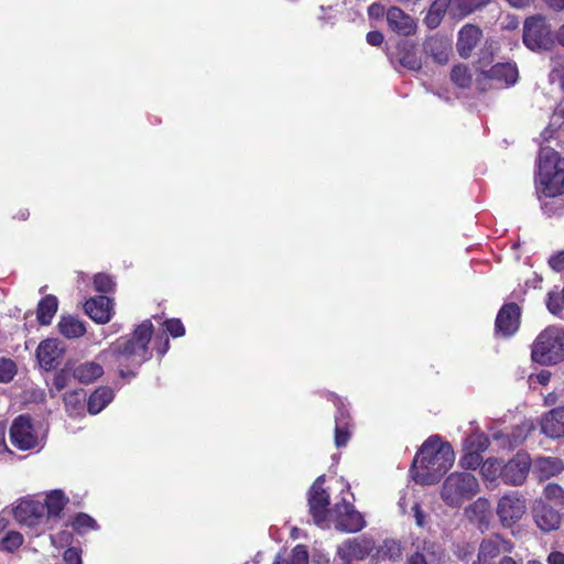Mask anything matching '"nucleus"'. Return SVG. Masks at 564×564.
<instances>
[{"instance_id":"1","label":"nucleus","mask_w":564,"mask_h":564,"mask_svg":"<svg viewBox=\"0 0 564 564\" xmlns=\"http://www.w3.org/2000/svg\"><path fill=\"white\" fill-rule=\"evenodd\" d=\"M153 336V324L145 319L139 324L131 336H121L108 348L101 350L96 359L84 361L72 368L76 380L90 384L104 375L100 362H110L118 369L120 377L134 376V369L151 358L149 344Z\"/></svg>"},{"instance_id":"2","label":"nucleus","mask_w":564,"mask_h":564,"mask_svg":"<svg viewBox=\"0 0 564 564\" xmlns=\"http://www.w3.org/2000/svg\"><path fill=\"white\" fill-rule=\"evenodd\" d=\"M324 476H319L311 487L308 505L315 523L319 527H328L334 523L335 528L344 532H358L366 527L364 517L355 510L346 497L336 502L333 508L329 506V495L323 489Z\"/></svg>"},{"instance_id":"3","label":"nucleus","mask_w":564,"mask_h":564,"mask_svg":"<svg viewBox=\"0 0 564 564\" xmlns=\"http://www.w3.org/2000/svg\"><path fill=\"white\" fill-rule=\"evenodd\" d=\"M455 453L438 435L429 437L412 463V477L421 485H433L453 466Z\"/></svg>"},{"instance_id":"4","label":"nucleus","mask_w":564,"mask_h":564,"mask_svg":"<svg viewBox=\"0 0 564 564\" xmlns=\"http://www.w3.org/2000/svg\"><path fill=\"white\" fill-rule=\"evenodd\" d=\"M480 491V484L475 475L468 471L451 473L443 481L441 498L451 508H459Z\"/></svg>"},{"instance_id":"5","label":"nucleus","mask_w":564,"mask_h":564,"mask_svg":"<svg viewBox=\"0 0 564 564\" xmlns=\"http://www.w3.org/2000/svg\"><path fill=\"white\" fill-rule=\"evenodd\" d=\"M532 358L542 365L557 364L564 359V328L550 326L535 339Z\"/></svg>"},{"instance_id":"6","label":"nucleus","mask_w":564,"mask_h":564,"mask_svg":"<svg viewBox=\"0 0 564 564\" xmlns=\"http://www.w3.org/2000/svg\"><path fill=\"white\" fill-rule=\"evenodd\" d=\"M13 514L19 523L34 529L35 534L53 529V524H47L44 505L32 498L20 499Z\"/></svg>"},{"instance_id":"7","label":"nucleus","mask_w":564,"mask_h":564,"mask_svg":"<svg viewBox=\"0 0 564 564\" xmlns=\"http://www.w3.org/2000/svg\"><path fill=\"white\" fill-rule=\"evenodd\" d=\"M10 440L20 451H30L43 446L44 436L26 415H20L11 424Z\"/></svg>"},{"instance_id":"8","label":"nucleus","mask_w":564,"mask_h":564,"mask_svg":"<svg viewBox=\"0 0 564 564\" xmlns=\"http://www.w3.org/2000/svg\"><path fill=\"white\" fill-rule=\"evenodd\" d=\"M523 43L531 51L547 50L553 44L551 28L542 15H533L524 21Z\"/></svg>"},{"instance_id":"9","label":"nucleus","mask_w":564,"mask_h":564,"mask_svg":"<svg viewBox=\"0 0 564 564\" xmlns=\"http://www.w3.org/2000/svg\"><path fill=\"white\" fill-rule=\"evenodd\" d=\"M527 511V502L518 491L503 495L497 505V514L505 528L512 527Z\"/></svg>"},{"instance_id":"10","label":"nucleus","mask_w":564,"mask_h":564,"mask_svg":"<svg viewBox=\"0 0 564 564\" xmlns=\"http://www.w3.org/2000/svg\"><path fill=\"white\" fill-rule=\"evenodd\" d=\"M513 544L499 534L490 535L481 541L477 557L471 564H499L501 554L510 553Z\"/></svg>"},{"instance_id":"11","label":"nucleus","mask_w":564,"mask_h":564,"mask_svg":"<svg viewBox=\"0 0 564 564\" xmlns=\"http://www.w3.org/2000/svg\"><path fill=\"white\" fill-rule=\"evenodd\" d=\"M373 547L375 542L371 539L365 536L347 539L337 546V555L344 563L349 564L368 557Z\"/></svg>"},{"instance_id":"12","label":"nucleus","mask_w":564,"mask_h":564,"mask_svg":"<svg viewBox=\"0 0 564 564\" xmlns=\"http://www.w3.org/2000/svg\"><path fill=\"white\" fill-rule=\"evenodd\" d=\"M531 469V458L524 452H518L508 463H503V482L521 486Z\"/></svg>"},{"instance_id":"13","label":"nucleus","mask_w":564,"mask_h":564,"mask_svg":"<svg viewBox=\"0 0 564 564\" xmlns=\"http://www.w3.org/2000/svg\"><path fill=\"white\" fill-rule=\"evenodd\" d=\"M445 552L433 541L423 540L415 544V552L409 556L406 564H442Z\"/></svg>"},{"instance_id":"14","label":"nucleus","mask_w":564,"mask_h":564,"mask_svg":"<svg viewBox=\"0 0 564 564\" xmlns=\"http://www.w3.org/2000/svg\"><path fill=\"white\" fill-rule=\"evenodd\" d=\"M520 324V308L517 304H506L499 311L496 318V332L497 334L509 337L513 335Z\"/></svg>"},{"instance_id":"15","label":"nucleus","mask_w":564,"mask_h":564,"mask_svg":"<svg viewBox=\"0 0 564 564\" xmlns=\"http://www.w3.org/2000/svg\"><path fill=\"white\" fill-rule=\"evenodd\" d=\"M554 193L546 189L544 184H539V192L543 195L544 199L541 203L542 209L549 216L554 215L557 210L564 207V185L562 177H554L552 182Z\"/></svg>"},{"instance_id":"16","label":"nucleus","mask_w":564,"mask_h":564,"mask_svg":"<svg viewBox=\"0 0 564 564\" xmlns=\"http://www.w3.org/2000/svg\"><path fill=\"white\" fill-rule=\"evenodd\" d=\"M531 470L540 481H543L560 475L564 470V463L558 457L538 456L531 459Z\"/></svg>"},{"instance_id":"17","label":"nucleus","mask_w":564,"mask_h":564,"mask_svg":"<svg viewBox=\"0 0 564 564\" xmlns=\"http://www.w3.org/2000/svg\"><path fill=\"white\" fill-rule=\"evenodd\" d=\"M482 74L491 82V86L496 87L513 85L519 76L518 68L513 63H498Z\"/></svg>"},{"instance_id":"18","label":"nucleus","mask_w":564,"mask_h":564,"mask_svg":"<svg viewBox=\"0 0 564 564\" xmlns=\"http://www.w3.org/2000/svg\"><path fill=\"white\" fill-rule=\"evenodd\" d=\"M533 518L536 525L544 532L556 530L561 524L560 513L542 500L535 501Z\"/></svg>"},{"instance_id":"19","label":"nucleus","mask_w":564,"mask_h":564,"mask_svg":"<svg viewBox=\"0 0 564 564\" xmlns=\"http://www.w3.org/2000/svg\"><path fill=\"white\" fill-rule=\"evenodd\" d=\"M84 307L86 314L98 324L108 323L113 312L111 300L105 295H99L86 301Z\"/></svg>"},{"instance_id":"20","label":"nucleus","mask_w":564,"mask_h":564,"mask_svg":"<svg viewBox=\"0 0 564 564\" xmlns=\"http://www.w3.org/2000/svg\"><path fill=\"white\" fill-rule=\"evenodd\" d=\"M541 432L550 438L564 437V406L546 412L540 421Z\"/></svg>"},{"instance_id":"21","label":"nucleus","mask_w":564,"mask_h":564,"mask_svg":"<svg viewBox=\"0 0 564 564\" xmlns=\"http://www.w3.org/2000/svg\"><path fill=\"white\" fill-rule=\"evenodd\" d=\"M62 355L63 347H61L57 339H45L36 349L39 364L45 370L55 368Z\"/></svg>"},{"instance_id":"22","label":"nucleus","mask_w":564,"mask_h":564,"mask_svg":"<svg viewBox=\"0 0 564 564\" xmlns=\"http://www.w3.org/2000/svg\"><path fill=\"white\" fill-rule=\"evenodd\" d=\"M466 518L480 530L488 529L491 517V505L487 498L480 497L465 508Z\"/></svg>"},{"instance_id":"23","label":"nucleus","mask_w":564,"mask_h":564,"mask_svg":"<svg viewBox=\"0 0 564 564\" xmlns=\"http://www.w3.org/2000/svg\"><path fill=\"white\" fill-rule=\"evenodd\" d=\"M334 404L337 408L335 416V444L337 447H343L347 445L351 435L349 415L345 410L344 402L338 397H334Z\"/></svg>"},{"instance_id":"24","label":"nucleus","mask_w":564,"mask_h":564,"mask_svg":"<svg viewBox=\"0 0 564 564\" xmlns=\"http://www.w3.org/2000/svg\"><path fill=\"white\" fill-rule=\"evenodd\" d=\"M481 36L482 32L477 25H464L458 32V39L456 44L458 54L464 58L469 57L473 50L479 43Z\"/></svg>"},{"instance_id":"25","label":"nucleus","mask_w":564,"mask_h":564,"mask_svg":"<svg viewBox=\"0 0 564 564\" xmlns=\"http://www.w3.org/2000/svg\"><path fill=\"white\" fill-rule=\"evenodd\" d=\"M387 22L389 28L400 35L413 34L416 30L415 21L397 7L387 11Z\"/></svg>"},{"instance_id":"26","label":"nucleus","mask_w":564,"mask_h":564,"mask_svg":"<svg viewBox=\"0 0 564 564\" xmlns=\"http://www.w3.org/2000/svg\"><path fill=\"white\" fill-rule=\"evenodd\" d=\"M67 503L68 497L59 489L51 490L46 495L44 507L47 524H52L59 517Z\"/></svg>"},{"instance_id":"27","label":"nucleus","mask_w":564,"mask_h":564,"mask_svg":"<svg viewBox=\"0 0 564 564\" xmlns=\"http://www.w3.org/2000/svg\"><path fill=\"white\" fill-rule=\"evenodd\" d=\"M113 397L115 392L110 387L97 388L88 398V412L94 415L98 414L113 400Z\"/></svg>"},{"instance_id":"28","label":"nucleus","mask_w":564,"mask_h":564,"mask_svg":"<svg viewBox=\"0 0 564 564\" xmlns=\"http://www.w3.org/2000/svg\"><path fill=\"white\" fill-rule=\"evenodd\" d=\"M424 51L440 64L448 61L451 44L447 40L433 36L424 42Z\"/></svg>"},{"instance_id":"29","label":"nucleus","mask_w":564,"mask_h":564,"mask_svg":"<svg viewBox=\"0 0 564 564\" xmlns=\"http://www.w3.org/2000/svg\"><path fill=\"white\" fill-rule=\"evenodd\" d=\"M480 473L487 487L491 488L490 485L495 486L498 478L503 480V460L498 458H488L482 462L480 466Z\"/></svg>"},{"instance_id":"30","label":"nucleus","mask_w":564,"mask_h":564,"mask_svg":"<svg viewBox=\"0 0 564 564\" xmlns=\"http://www.w3.org/2000/svg\"><path fill=\"white\" fill-rule=\"evenodd\" d=\"M58 329L68 339L79 338L86 332L84 324L73 316H63L58 322Z\"/></svg>"},{"instance_id":"31","label":"nucleus","mask_w":564,"mask_h":564,"mask_svg":"<svg viewBox=\"0 0 564 564\" xmlns=\"http://www.w3.org/2000/svg\"><path fill=\"white\" fill-rule=\"evenodd\" d=\"M491 0H454L453 2V18L462 19L473 12L480 10Z\"/></svg>"},{"instance_id":"32","label":"nucleus","mask_w":564,"mask_h":564,"mask_svg":"<svg viewBox=\"0 0 564 564\" xmlns=\"http://www.w3.org/2000/svg\"><path fill=\"white\" fill-rule=\"evenodd\" d=\"M57 299L53 295H47L41 300L37 306V319L42 325L51 324L56 311Z\"/></svg>"},{"instance_id":"33","label":"nucleus","mask_w":564,"mask_h":564,"mask_svg":"<svg viewBox=\"0 0 564 564\" xmlns=\"http://www.w3.org/2000/svg\"><path fill=\"white\" fill-rule=\"evenodd\" d=\"M564 123V99L557 104L549 127L543 131L542 138L546 141L553 137V133Z\"/></svg>"},{"instance_id":"34","label":"nucleus","mask_w":564,"mask_h":564,"mask_svg":"<svg viewBox=\"0 0 564 564\" xmlns=\"http://www.w3.org/2000/svg\"><path fill=\"white\" fill-rule=\"evenodd\" d=\"M489 446V438L480 432L470 434L464 442V451L485 452Z\"/></svg>"},{"instance_id":"35","label":"nucleus","mask_w":564,"mask_h":564,"mask_svg":"<svg viewBox=\"0 0 564 564\" xmlns=\"http://www.w3.org/2000/svg\"><path fill=\"white\" fill-rule=\"evenodd\" d=\"M23 544V535L18 531H8L0 538V551L14 552Z\"/></svg>"},{"instance_id":"36","label":"nucleus","mask_w":564,"mask_h":564,"mask_svg":"<svg viewBox=\"0 0 564 564\" xmlns=\"http://www.w3.org/2000/svg\"><path fill=\"white\" fill-rule=\"evenodd\" d=\"M399 63L404 68L411 69V70H417L421 68V61L416 56V54L408 48V44H403L402 51L400 52Z\"/></svg>"},{"instance_id":"37","label":"nucleus","mask_w":564,"mask_h":564,"mask_svg":"<svg viewBox=\"0 0 564 564\" xmlns=\"http://www.w3.org/2000/svg\"><path fill=\"white\" fill-rule=\"evenodd\" d=\"M308 563V551L305 545L297 544L294 546L285 558L282 555V564H307Z\"/></svg>"},{"instance_id":"38","label":"nucleus","mask_w":564,"mask_h":564,"mask_svg":"<svg viewBox=\"0 0 564 564\" xmlns=\"http://www.w3.org/2000/svg\"><path fill=\"white\" fill-rule=\"evenodd\" d=\"M84 398L83 390L67 392L64 395V403L66 411L70 415H75L82 409V399Z\"/></svg>"},{"instance_id":"39","label":"nucleus","mask_w":564,"mask_h":564,"mask_svg":"<svg viewBox=\"0 0 564 564\" xmlns=\"http://www.w3.org/2000/svg\"><path fill=\"white\" fill-rule=\"evenodd\" d=\"M452 80L459 87H467L471 82V75L465 65H457L452 69Z\"/></svg>"},{"instance_id":"40","label":"nucleus","mask_w":564,"mask_h":564,"mask_svg":"<svg viewBox=\"0 0 564 564\" xmlns=\"http://www.w3.org/2000/svg\"><path fill=\"white\" fill-rule=\"evenodd\" d=\"M482 464V458L480 453L475 451H465V454L459 460V465L465 469L475 470Z\"/></svg>"},{"instance_id":"41","label":"nucleus","mask_w":564,"mask_h":564,"mask_svg":"<svg viewBox=\"0 0 564 564\" xmlns=\"http://www.w3.org/2000/svg\"><path fill=\"white\" fill-rule=\"evenodd\" d=\"M73 527L76 531L84 533L87 530L97 529V523L95 519H93L90 516L86 513H79L75 517L73 521Z\"/></svg>"},{"instance_id":"42","label":"nucleus","mask_w":564,"mask_h":564,"mask_svg":"<svg viewBox=\"0 0 564 564\" xmlns=\"http://www.w3.org/2000/svg\"><path fill=\"white\" fill-rule=\"evenodd\" d=\"M544 496L547 500L557 505H564V489L557 484L550 482L544 487Z\"/></svg>"},{"instance_id":"43","label":"nucleus","mask_w":564,"mask_h":564,"mask_svg":"<svg viewBox=\"0 0 564 564\" xmlns=\"http://www.w3.org/2000/svg\"><path fill=\"white\" fill-rule=\"evenodd\" d=\"M17 373V366L9 358H0V382H9Z\"/></svg>"},{"instance_id":"44","label":"nucleus","mask_w":564,"mask_h":564,"mask_svg":"<svg viewBox=\"0 0 564 564\" xmlns=\"http://www.w3.org/2000/svg\"><path fill=\"white\" fill-rule=\"evenodd\" d=\"M94 286L97 292L109 293L113 290L115 283L111 276L104 273H98L95 275Z\"/></svg>"},{"instance_id":"45","label":"nucleus","mask_w":564,"mask_h":564,"mask_svg":"<svg viewBox=\"0 0 564 564\" xmlns=\"http://www.w3.org/2000/svg\"><path fill=\"white\" fill-rule=\"evenodd\" d=\"M563 294L560 295L558 293H555V292H550L547 294V301H546V306H547V310L553 314V315H560L561 312L563 311Z\"/></svg>"},{"instance_id":"46","label":"nucleus","mask_w":564,"mask_h":564,"mask_svg":"<svg viewBox=\"0 0 564 564\" xmlns=\"http://www.w3.org/2000/svg\"><path fill=\"white\" fill-rule=\"evenodd\" d=\"M164 325L166 332L173 337H181L185 334L184 325L178 318L166 319Z\"/></svg>"},{"instance_id":"47","label":"nucleus","mask_w":564,"mask_h":564,"mask_svg":"<svg viewBox=\"0 0 564 564\" xmlns=\"http://www.w3.org/2000/svg\"><path fill=\"white\" fill-rule=\"evenodd\" d=\"M453 2L454 0H435L431 8L434 12H438L444 15L446 11H448L449 15L453 18Z\"/></svg>"},{"instance_id":"48","label":"nucleus","mask_w":564,"mask_h":564,"mask_svg":"<svg viewBox=\"0 0 564 564\" xmlns=\"http://www.w3.org/2000/svg\"><path fill=\"white\" fill-rule=\"evenodd\" d=\"M531 424H523L522 427H519V434H512V440L509 442L510 446H518L519 444H521L527 437V434L531 431Z\"/></svg>"},{"instance_id":"49","label":"nucleus","mask_w":564,"mask_h":564,"mask_svg":"<svg viewBox=\"0 0 564 564\" xmlns=\"http://www.w3.org/2000/svg\"><path fill=\"white\" fill-rule=\"evenodd\" d=\"M64 561L66 564H82V556L77 549L69 547L64 552Z\"/></svg>"},{"instance_id":"50","label":"nucleus","mask_w":564,"mask_h":564,"mask_svg":"<svg viewBox=\"0 0 564 564\" xmlns=\"http://www.w3.org/2000/svg\"><path fill=\"white\" fill-rule=\"evenodd\" d=\"M549 263L551 268L556 272L564 271V251L558 252L550 258Z\"/></svg>"},{"instance_id":"51","label":"nucleus","mask_w":564,"mask_h":564,"mask_svg":"<svg viewBox=\"0 0 564 564\" xmlns=\"http://www.w3.org/2000/svg\"><path fill=\"white\" fill-rule=\"evenodd\" d=\"M442 18H443V14H441L438 12H434L432 9H430L429 13L425 18V22L429 28L435 29L441 23Z\"/></svg>"},{"instance_id":"52","label":"nucleus","mask_w":564,"mask_h":564,"mask_svg":"<svg viewBox=\"0 0 564 564\" xmlns=\"http://www.w3.org/2000/svg\"><path fill=\"white\" fill-rule=\"evenodd\" d=\"M67 386V376L64 372H59L54 377L53 389L56 392L62 391Z\"/></svg>"},{"instance_id":"53","label":"nucleus","mask_w":564,"mask_h":564,"mask_svg":"<svg viewBox=\"0 0 564 564\" xmlns=\"http://www.w3.org/2000/svg\"><path fill=\"white\" fill-rule=\"evenodd\" d=\"M368 14L371 19H379L384 14V7L379 2H375L368 8Z\"/></svg>"},{"instance_id":"54","label":"nucleus","mask_w":564,"mask_h":564,"mask_svg":"<svg viewBox=\"0 0 564 564\" xmlns=\"http://www.w3.org/2000/svg\"><path fill=\"white\" fill-rule=\"evenodd\" d=\"M383 42V34L379 31H370L367 34V43L372 46H379Z\"/></svg>"},{"instance_id":"55","label":"nucleus","mask_w":564,"mask_h":564,"mask_svg":"<svg viewBox=\"0 0 564 564\" xmlns=\"http://www.w3.org/2000/svg\"><path fill=\"white\" fill-rule=\"evenodd\" d=\"M547 564H564V553L560 551H553L546 558Z\"/></svg>"},{"instance_id":"56","label":"nucleus","mask_w":564,"mask_h":564,"mask_svg":"<svg viewBox=\"0 0 564 564\" xmlns=\"http://www.w3.org/2000/svg\"><path fill=\"white\" fill-rule=\"evenodd\" d=\"M412 511L414 512L415 523L419 527H423L425 523V520H424L425 517H424V513L422 512L421 507L417 502H415L412 506Z\"/></svg>"},{"instance_id":"57","label":"nucleus","mask_w":564,"mask_h":564,"mask_svg":"<svg viewBox=\"0 0 564 564\" xmlns=\"http://www.w3.org/2000/svg\"><path fill=\"white\" fill-rule=\"evenodd\" d=\"M547 7L553 10L560 11L564 9V0H543Z\"/></svg>"},{"instance_id":"58","label":"nucleus","mask_w":564,"mask_h":564,"mask_svg":"<svg viewBox=\"0 0 564 564\" xmlns=\"http://www.w3.org/2000/svg\"><path fill=\"white\" fill-rule=\"evenodd\" d=\"M511 7L513 8H518V9H521V8H525L528 7L532 0H506Z\"/></svg>"},{"instance_id":"59","label":"nucleus","mask_w":564,"mask_h":564,"mask_svg":"<svg viewBox=\"0 0 564 564\" xmlns=\"http://www.w3.org/2000/svg\"><path fill=\"white\" fill-rule=\"evenodd\" d=\"M312 564H329V558L324 554H315Z\"/></svg>"},{"instance_id":"60","label":"nucleus","mask_w":564,"mask_h":564,"mask_svg":"<svg viewBox=\"0 0 564 564\" xmlns=\"http://www.w3.org/2000/svg\"><path fill=\"white\" fill-rule=\"evenodd\" d=\"M499 564H519V563L514 558H512L511 556L503 555L499 560Z\"/></svg>"},{"instance_id":"61","label":"nucleus","mask_w":564,"mask_h":564,"mask_svg":"<svg viewBox=\"0 0 564 564\" xmlns=\"http://www.w3.org/2000/svg\"><path fill=\"white\" fill-rule=\"evenodd\" d=\"M557 42L564 46V24L558 29L556 34Z\"/></svg>"},{"instance_id":"62","label":"nucleus","mask_w":564,"mask_h":564,"mask_svg":"<svg viewBox=\"0 0 564 564\" xmlns=\"http://www.w3.org/2000/svg\"><path fill=\"white\" fill-rule=\"evenodd\" d=\"M550 379V375L547 372H541L538 375V380L540 383L545 384Z\"/></svg>"},{"instance_id":"63","label":"nucleus","mask_w":564,"mask_h":564,"mask_svg":"<svg viewBox=\"0 0 564 564\" xmlns=\"http://www.w3.org/2000/svg\"><path fill=\"white\" fill-rule=\"evenodd\" d=\"M169 349V340L166 339L163 347L159 348L158 351L160 355H164Z\"/></svg>"},{"instance_id":"64","label":"nucleus","mask_w":564,"mask_h":564,"mask_svg":"<svg viewBox=\"0 0 564 564\" xmlns=\"http://www.w3.org/2000/svg\"><path fill=\"white\" fill-rule=\"evenodd\" d=\"M18 217L22 220H25L28 217H29V212L25 209V210H21L19 214H18Z\"/></svg>"}]
</instances>
